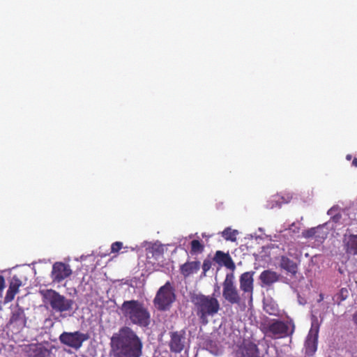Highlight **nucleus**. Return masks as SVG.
Returning a JSON list of instances; mask_svg holds the SVG:
<instances>
[{"mask_svg":"<svg viewBox=\"0 0 357 357\" xmlns=\"http://www.w3.org/2000/svg\"><path fill=\"white\" fill-rule=\"evenodd\" d=\"M191 254L201 253L203 252L204 246L198 240H192L190 243Z\"/></svg>","mask_w":357,"mask_h":357,"instance_id":"24","label":"nucleus"},{"mask_svg":"<svg viewBox=\"0 0 357 357\" xmlns=\"http://www.w3.org/2000/svg\"><path fill=\"white\" fill-rule=\"evenodd\" d=\"M264 333L272 339H280L291 336L295 330L292 323L284 322L279 319H273L264 326Z\"/></svg>","mask_w":357,"mask_h":357,"instance_id":"5","label":"nucleus"},{"mask_svg":"<svg viewBox=\"0 0 357 357\" xmlns=\"http://www.w3.org/2000/svg\"><path fill=\"white\" fill-rule=\"evenodd\" d=\"M222 296L231 305H245V299L240 295L235 284V277L233 273H227L222 282Z\"/></svg>","mask_w":357,"mask_h":357,"instance_id":"6","label":"nucleus"},{"mask_svg":"<svg viewBox=\"0 0 357 357\" xmlns=\"http://www.w3.org/2000/svg\"><path fill=\"white\" fill-rule=\"evenodd\" d=\"M254 272H245L240 276V289L243 291V299L252 302L254 291Z\"/></svg>","mask_w":357,"mask_h":357,"instance_id":"10","label":"nucleus"},{"mask_svg":"<svg viewBox=\"0 0 357 357\" xmlns=\"http://www.w3.org/2000/svg\"><path fill=\"white\" fill-rule=\"evenodd\" d=\"M323 229L322 226L312 227L303 231L302 234L304 238H309L312 237L325 238L326 234L320 233V230Z\"/></svg>","mask_w":357,"mask_h":357,"instance_id":"22","label":"nucleus"},{"mask_svg":"<svg viewBox=\"0 0 357 357\" xmlns=\"http://www.w3.org/2000/svg\"><path fill=\"white\" fill-rule=\"evenodd\" d=\"M345 252L347 254L357 255V235L349 234L344 238Z\"/></svg>","mask_w":357,"mask_h":357,"instance_id":"20","label":"nucleus"},{"mask_svg":"<svg viewBox=\"0 0 357 357\" xmlns=\"http://www.w3.org/2000/svg\"><path fill=\"white\" fill-rule=\"evenodd\" d=\"M22 286V281L17 275H13L10 280L8 289L4 298L5 302L12 301L15 296L18 293L19 288Z\"/></svg>","mask_w":357,"mask_h":357,"instance_id":"16","label":"nucleus"},{"mask_svg":"<svg viewBox=\"0 0 357 357\" xmlns=\"http://www.w3.org/2000/svg\"><path fill=\"white\" fill-rule=\"evenodd\" d=\"M5 280L3 276L0 275V291L4 287Z\"/></svg>","mask_w":357,"mask_h":357,"instance_id":"27","label":"nucleus"},{"mask_svg":"<svg viewBox=\"0 0 357 357\" xmlns=\"http://www.w3.org/2000/svg\"><path fill=\"white\" fill-rule=\"evenodd\" d=\"M200 268V262L199 261H187L180 266V272L184 278L197 273Z\"/></svg>","mask_w":357,"mask_h":357,"instance_id":"19","label":"nucleus"},{"mask_svg":"<svg viewBox=\"0 0 357 357\" xmlns=\"http://www.w3.org/2000/svg\"><path fill=\"white\" fill-rule=\"evenodd\" d=\"M89 338V336L87 333H83L78 331L73 333L63 332L59 336V340L62 344L76 350L79 349L83 342Z\"/></svg>","mask_w":357,"mask_h":357,"instance_id":"8","label":"nucleus"},{"mask_svg":"<svg viewBox=\"0 0 357 357\" xmlns=\"http://www.w3.org/2000/svg\"><path fill=\"white\" fill-rule=\"evenodd\" d=\"M110 347L114 357H140L142 355V340L130 326H122L113 334Z\"/></svg>","mask_w":357,"mask_h":357,"instance_id":"1","label":"nucleus"},{"mask_svg":"<svg viewBox=\"0 0 357 357\" xmlns=\"http://www.w3.org/2000/svg\"><path fill=\"white\" fill-rule=\"evenodd\" d=\"M176 300L174 289L169 282L160 287L153 299L154 305L158 310H168Z\"/></svg>","mask_w":357,"mask_h":357,"instance_id":"7","label":"nucleus"},{"mask_svg":"<svg viewBox=\"0 0 357 357\" xmlns=\"http://www.w3.org/2000/svg\"><path fill=\"white\" fill-rule=\"evenodd\" d=\"M319 331V325L312 323L305 343V354L307 356H312L317 351Z\"/></svg>","mask_w":357,"mask_h":357,"instance_id":"12","label":"nucleus"},{"mask_svg":"<svg viewBox=\"0 0 357 357\" xmlns=\"http://www.w3.org/2000/svg\"><path fill=\"white\" fill-rule=\"evenodd\" d=\"M352 320L354 323L357 326V311L354 312L352 316Z\"/></svg>","mask_w":357,"mask_h":357,"instance_id":"28","label":"nucleus"},{"mask_svg":"<svg viewBox=\"0 0 357 357\" xmlns=\"http://www.w3.org/2000/svg\"><path fill=\"white\" fill-rule=\"evenodd\" d=\"M352 165L355 167H357V158H355L352 161Z\"/></svg>","mask_w":357,"mask_h":357,"instance_id":"29","label":"nucleus"},{"mask_svg":"<svg viewBox=\"0 0 357 357\" xmlns=\"http://www.w3.org/2000/svg\"><path fill=\"white\" fill-rule=\"evenodd\" d=\"M344 291L347 293V290L346 289H344V288H343V289H341V291H340L341 294L342 295V293H344Z\"/></svg>","mask_w":357,"mask_h":357,"instance_id":"31","label":"nucleus"},{"mask_svg":"<svg viewBox=\"0 0 357 357\" xmlns=\"http://www.w3.org/2000/svg\"><path fill=\"white\" fill-rule=\"evenodd\" d=\"M26 352L29 357H47L50 351L41 344H31L27 347Z\"/></svg>","mask_w":357,"mask_h":357,"instance_id":"18","label":"nucleus"},{"mask_svg":"<svg viewBox=\"0 0 357 357\" xmlns=\"http://www.w3.org/2000/svg\"><path fill=\"white\" fill-rule=\"evenodd\" d=\"M121 310L132 324L140 327H147L150 324L151 315L148 309L137 300L125 301Z\"/></svg>","mask_w":357,"mask_h":357,"instance_id":"3","label":"nucleus"},{"mask_svg":"<svg viewBox=\"0 0 357 357\" xmlns=\"http://www.w3.org/2000/svg\"><path fill=\"white\" fill-rule=\"evenodd\" d=\"M72 274V270L68 264L63 262H56L53 264L51 277L53 282H61Z\"/></svg>","mask_w":357,"mask_h":357,"instance_id":"13","label":"nucleus"},{"mask_svg":"<svg viewBox=\"0 0 357 357\" xmlns=\"http://www.w3.org/2000/svg\"><path fill=\"white\" fill-rule=\"evenodd\" d=\"M211 261L210 259H204L202 264L203 273L205 275L206 273L211 268Z\"/></svg>","mask_w":357,"mask_h":357,"instance_id":"26","label":"nucleus"},{"mask_svg":"<svg viewBox=\"0 0 357 357\" xmlns=\"http://www.w3.org/2000/svg\"><path fill=\"white\" fill-rule=\"evenodd\" d=\"M40 294L44 302L49 304L52 310L56 312L63 313L73 310L74 301L67 298L54 289L40 290Z\"/></svg>","mask_w":357,"mask_h":357,"instance_id":"4","label":"nucleus"},{"mask_svg":"<svg viewBox=\"0 0 357 357\" xmlns=\"http://www.w3.org/2000/svg\"><path fill=\"white\" fill-rule=\"evenodd\" d=\"M213 260L220 266H224L232 271L236 268V265L229 253L218 250L215 252Z\"/></svg>","mask_w":357,"mask_h":357,"instance_id":"15","label":"nucleus"},{"mask_svg":"<svg viewBox=\"0 0 357 357\" xmlns=\"http://www.w3.org/2000/svg\"><path fill=\"white\" fill-rule=\"evenodd\" d=\"M8 324L12 326L16 330L20 331L24 328L26 324V318L24 310L17 307L13 310Z\"/></svg>","mask_w":357,"mask_h":357,"instance_id":"14","label":"nucleus"},{"mask_svg":"<svg viewBox=\"0 0 357 357\" xmlns=\"http://www.w3.org/2000/svg\"><path fill=\"white\" fill-rule=\"evenodd\" d=\"M219 289H220L219 286L216 285V287H215V290H219Z\"/></svg>","mask_w":357,"mask_h":357,"instance_id":"32","label":"nucleus"},{"mask_svg":"<svg viewBox=\"0 0 357 357\" xmlns=\"http://www.w3.org/2000/svg\"><path fill=\"white\" fill-rule=\"evenodd\" d=\"M123 248V243L119 241L113 243L111 245V252L117 253Z\"/></svg>","mask_w":357,"mask_h":357,"instance_id":"25","label":"nucleus"},{"mask_svg":"<svg viewBox=\"0 0 357 357\" xmlns=\"http://www.w3.org/2000/svg\"><path fill=\"white\" fill-rule=\"evenodd\" d=\"M280 278V275L276 272L271 270H265L259 275V279L265 285L270 286L272 284L278 282Z\"/></svg>","mask_w":357,"mask_h":357,"instance_id":"21","label":"nucleus"},{"mask_svg":"<svg viewBox=\"0 0 357 357\" xmlns=\"http://www.w3.org/2000/svg\"><path fill=\"white\" fill-rule=\"evenodd\" d=\"M235 357H260L257 345L249 340H244L238 346Z\"/></svg>","mask_w":357,"mask_h":357,"instance_id":"11","label":"nucleus"},{"mask_svg":"<svg viewBox=\"0 0 357 357\" xmlns=\"http://www.w3.org/2000/svg\"><path fill=\"white\" fill-rule=\"evenodd\" d=\"M168 346L172 353L180 354L185 347V331L183 330L169 332Z\"/></svg>","mask_w":357,"mask_h":357,"instance_id":"9","label":"nucleus"},{"mask_svg":"<svg viewBox=\"0 0 357 357\" xmlns=\"http://www.w3.org/2000/svg\"><path fill=\"white\" fill-rule=\"evenodd\" d=\"M279 266L291 276H296L298 272V264L286 256L280 257Z\"/></svg>","mask_w":357,"mask_h":357,"instance_id":"17","label":"nucleus"},{"mask_svg":"<svg viewBox=\"0 0 357 357\" xmlns=\"http://www.w3.org/2000/svg\"><path fill=\"white\" fill-rule=\"evenodd\" d=\"M351 158H352V157H351V155H349H349H347L346 156V159H347V160H350L351 159Z\"/></svg>","mask_w":357,"mask_h":357,"instance_id":"30","label":"nucleus"},{"mask_svg":"<svg viewBox=\"0 0 357 357\" xmlns=\"http://www.w3.org/2000/svg\"><path fill=\"white\" fill-rule=\"evenodd\" d=\"M190 298L194 311L202 325H206L209 322L208 318L214 317L220 310V303L214 294H195Z\"/></svg>","mask_w":357,"mask_h":357,"instance_id":"2","label":"nucleus"},{"mask_svg":"<svg viewBox=\"0 0 357 357\" xmlns=\"http://www.w3.org/2000/svg\"><path fill=\"white\" fill-rule=\"evenodd\" d=\"M238 231L231 229L230 227H227L222 232V236L227 241H235L236 240V235Z\"/></svg>","mask_w":357,"mask_h":357,"instance_id":"23","label":"nucleus"}]
</instances>
